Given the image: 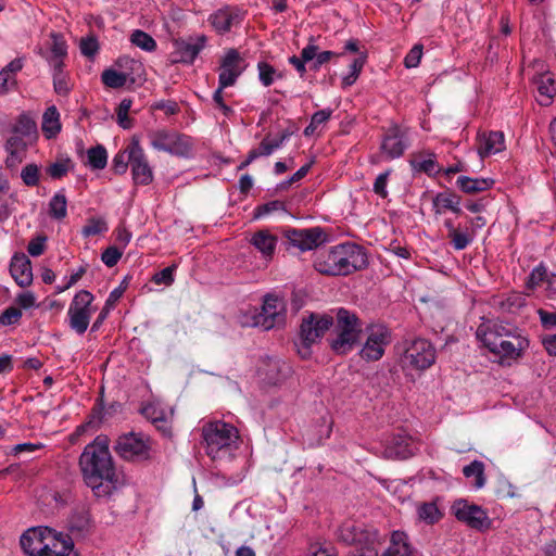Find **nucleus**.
Masks as SVG:
<instances>
[{
	"mask_svg": "<svg viewBox=\"0 0 556 556\" xmlns=\"http://www.w3.org/2000/svg\"><path fill=\"white\" fill-rule=\"evenodd\" d=\"M22 317L21 309L16 307H9L0 315V324L2 326H11L18 323Z\"/></svg>",
	"mask_w": 556,
	"mask_h": 556,
	"instance_id": "obj_52",
	"label": "nucleus"
},
{
	"mask_svg": "<svg viewBox=\"0 0 556 556\" xmlns=\"http://www.w3.org/2000/svg\"><path fill=\"white\" fill-rule=\"evenodd\" d=\"M337 535L339 541L361 548H370L378 541V532L374 528L355 520L344 521Z\"/></svg>",
	"mask_w": 556,
	"mask_h": 556,
	"instance_id": "obj_9",
	"label": "nucleus"
},
{
	"mask_svg": "<svg viewBox=\"0 0 556 556\" xmlns=\"http://www.w3.org/2000/svg\"><path fill=\"white\" fill-rule=\"evenodd\" d=\"M130 167L136 185L147 186L153 180V172L138 140L130 142Z\"/></svg>",
	"mask_w": 556,
	"mask_h": 556,
	"instance_id": "obj_16",
	"label": "nucleus"
},
{
	"mask_svg": "<svg viewBox=\"0 0 556 556\" xmlns=\"http://www.w3.org/2000/svg\"><path fill=\"white\" fill-rule=\"evenodd\" d=\"M432 205L435 214H443L446 210H450L456 214L460 213V198L452 192V191H444L439 192L433 199H432Z\"/></svg>",
	"mask_w": 556,
	"mask_h": 556,
	"instance_id": "obj_30",
	"label": "nucleus"
},
{
	"mask_svg": "<svg viewBox=\"0 0 556 556\" xmlns=\"http://www.w3.org/2000/svg\"><path fill=\"white\" fill-rule=\"evenodd\" d=\"M367 338L359 352L361 357L367 362L379 361L391 343V332L384 325H371L366 329Z\"/></svg>",
	"mask_w": 556,
	"mask_h": 556,
	"instance_id": "obj_11",
	"label": "nucleus"
},
{
	"mask_svg": "<svg viewBox=\"0 0 556 556\" xmlns=\"http://www.w3.org/2000/svg\"><path fill=\"white\" fill-rule=\"evenodd\" d=\"M23 182L28 187H35L39 182V167L36 164L26 165L21 173Z\"/></svg>",
	"mask_w": 556,
	"mask_h": 556,
	"instance_id": "obj_48",
	"label": "nucleus"
},
{
	"mask_svg": "<svg viewBox=\"0 0 556 556\" xmlns=\"http://www.w3.org/2000/svg\"><path fill=\"white\" fill-rule=\"evenodd\" d=\"M417 516L426 525H434L443 518V513L435 502H425L417 505Z\"/></svg>",
	"mask_w": 556,
	"mask_h": 556,
	"instance_id": "obj_34",
	"label": "nucleus"
},
{
	"mask_svg": "<svg viewBox=\"0 0 556 556\" xmlns=\"http://www.w3.org/2000/svg\"><path fill=\"white\" fill-rule=\"evenodd\" d=\"M244 68V61L238 51L229 49L220 62L218 85H220L222 88L233 86Z\"/></svg>",
	"mask_w": 556,
	"mask_h": 556,
	"instance_id": "obj_15",
	"label": "nucleus"
},
{
	"mask_svg": "<svg viewBox=\"0 0 556 556\" xmlns=\"http://www.w3.org/2000/svg\"><path fill=\"white\" fill-rule=\"evenodd\" d=\"M132 101L131 99H123L121 103L118 104L116 115H117V123L118 125L124 128L128 129L131 127V121L128 117L129 110L131 108Z\"/></svg>",
	"mask_w": 556,
	"mask_h": 556,
	"instance_id": "obj_47",
	"label": "nucleus"
},
{
	"mask_svg": "<svg viewBox=\"0 0 556 556\" xmlns=\"http://www.w3.org/2000/svg\"><path fill=\"white\" fill-rule=\"evenodd\" d=\"M54 91L60 96H67L72 89L68 74L64 71V65L51 67Z\"/></svg>",
	"mask_w": 556,
	"mask_h": 556,
	"instance_id": "obj_37",
	"label": "nucleus"
},
{
	"mask_svg": "<svg viewBox=\"0 0 556 556\" xmlns=\"http://www.w3.org/2000/svg\"><path fill=\"white\" fill-rule=\"evenodd\" d=\"M463 475L467 479H472L471 484L475 489H482L485 484L484 464L481 460H473L463 468Z\"/></svg>",
	"mask_w": 556,
	"mask_h": 556,
	"instance_id": "obj_35",
	"label": "nucleus"
},
{
	"mask_svg": "<svg viewBox=\"0 0 556 556\" xmlns=\"http://www.w3.org/2000/svg\"><path fill=\"white\" fill-rule=\"evenodd\" d=\"M260 371L268 383L277 384L290 372V367L280 359L270 357L260 368Z\"/></svg>",
	"mask_w": 556,
	"mask_h": 556,
	"instance_id": "obj_28",
	"label": "nucleus"
},
{
	"mask_svg": "<svg viewBox=\"0 0 556 556\" xmlns=\"http://www.w3.org/2000/svg\"><path fill=\"white\" fill-rule=\"evenodd\" d=\"M93 295L87 290H80L73 298L68 311L70 327L78 334L85 333L94 308L92 307Z\"/></svg>",
	"mask_w": 556,
	"mask_h": 556,
	"instance_id": "obj_8",
	"label": "nucleus"
},
{
	"mask_svg": "<svg viewBox=\"0 0 556 556\" xmlns=\"http://www.w3.org/2000/svg\"><path fill=\"white\" fill-rule=\"evenodd\" d=\"M367 60L366 52H359L358 56L350 65V73L342 78V86L350 87L357 80Z\"/></svg>",
	"mask_w": 556,
	"mask_h": 556,
	"instance_id": "obj_39",
	"label": "nucleus"
},
{
	"mask_svg": "<svg viewBox=\"0 0 556 556\" xmlns=\"http://www.w3.org/2000/svg\"><path fill=\"white\" fill-rule=\"evenodd\" d=\"M534 84L538 89V101L541 105H548L556 94V81L549 73L535 77Z\"/></svg>",
	"mask_w": 556,
	"mask_h": 556,
	"instance_id": "obj_29",
	"label": "nucleus"
},
{
	"mask_svg": "<svg viewBox=\"0 0 556 556\" xmlns=\"http://www.w3.org/2000/svg\"><path fill=\"white\" fill-rule=\"evenodd\" d=\"M390 173V170H386L379 174L374 182V192L383 199L388 197L387 185Z\"/></svg>",
	"mask_w": 556,
	"mask_h": 556,
	"instance_id": "obj_54",
	"label": "nucleus"
},
{
	"mask_svg": "<svg viewBox=\"0 0 556 556\" xmlns=\"http://www.w3.org/2000/svg\"><path fill=\"white\" fill-rule=\"evenodd\" d=\"M477 151L480 157H488L505 150V137L502 131H489L478 135Z\"/></svg>",
	"mask_w": 556,
	"mask_h": 556,
	"instance_id": "obj_22",
	"label": "nucleus"
},
{
	"mask_svg": "<svg viewBox=\"0 0 556 556\" xmlns=\"http://www.w3.org/2000/svg\"><path fill=\"white\" fill-rule=\"evenodd\" d=\"M16 84L15 76L10 75L8 71L0 72V96L9 92L11 87Z\"/></svg>",
	"mask_w": 556,
	"mask_h": 556,
	"instance_id": "obj_59",
	"label": "nucleus"
},
{
	"mask_svg": "<svg viewBox=\"0 0 556 556\" xmlns=\"http://www.w3.org/2000/svg\"><path fill=\"white\" fill-rule=\"evenodd\" d=\"M71 168V160H62L47 167L48 175L53 179H60L67 174Z\"/></svg>",
	"mask_w": 556,
	"mask_h": 556,
	"instance_id": "obj_49",
	"label": "nucleus"
},
{
	"mask_svg": "<svg viewBox=\"0 0 556 556\" xmlns=\"http://www.w3.org/2000/svg\"><path fill=\"white\" fill-rule=\"evenodd\" d=\"M260 81L265 86H270L275 79L281 78V74L278 73L270 64L266 62H260L257 65Z\"/></svg>",
	"mask_w": 556,
	"mask_h": 556,
	"instance_id": "obj_43",
	"label": "nucleus"
},
{
	"mask_svg": "<svg viewBox=\"0 0 556 556\" xmlns=\"http://www.w3.org/2000/svg\"><path fill=\"white\" fill-rule=\"evenodd\" d=\"M538 315L543 327H556V312H547L543 308L538 309Z\"/></svg>",
	"mask_w": 556,
	"mask_h": 556,
	"instance_id": "obj_62",
	"label": "nucleus"
},
{
	"mask_svg": "<svg viewBox=\"0 0 556 556\" xmlns=\"http://www.w3.org/2000/svg\"><path fill=\"white\" fill-rule=\"evenodd\" d=\"M366 254L355 243H341L328 250L319 251L314 260V267L325 275H349L364 268Z\"/></svg>",
	"mask_w": 556,
	"mask_h": 556,
	"instance_id": "obj_3",
	"label": "nucleus"
},
{
	"mask_svg": "<svg viewBox=\"0 0 556 556\" xmlns=\"http://www.w3.org/2000/svg\"><path fill=\"white\" fill-rule=\"evenodd\" d=\"M102 83L110 88H121L127 81V75L115 70H105L101 75Z\"/></svg>",
	"mask_w": 556,
	"mask_h": 556,
	"instance_id": "obj_42",
	"label": "nucleus"
},
{
	"mask_svg": "<svg viewBox=\"0 0 556 556\" xmlns=\"http://www.w3.org/2000/svg\"><path fill=\"white\" fill-rule=\"evenodd\" d=\"M10 273L20 287H27L33 282L31 264L25 254H15L12 257Z\"/></svg>",
	"mask_w": 556,
	"mask_h": 556,
	"instance_id": "obj_24",
	"label": "nucleus"
},
{
	"mask_svg": "<svg viewBox=\"0 0 556 556\" xmlns=\"http://www.w3.org/2000/svg\"><path fill=\"white\" fill-rule=\"evenodd\" d=\"M109 444L106 435H98L79 457L84 480L97 497L110 496L118 484Z\"/></svg>",
	"mask_w": 556,
	"mask_h": 556,
	"instance_id": "obj_1",
	"label": "nucleus"
},
{
	"mask_svg": "<svg viewBox=\"0 0 556 556\" xmlns=\"http://www.w3.org/2000/svg\"><path fill=\"white\" fill-rule=\"evenodd\" d=\"M414 547L410 544L408 535L403 531H393L390 536L389 545L381 556H413Z\"/></svg>",
	"mask_w": 556,
	"mask_h": 556,
	"instance_id": "obj_26",
	"label": "nucleus"
},
{
	"mask_svg": "<svg viewBox=\"0 0 556 556\" xmlns=\"http://www.w3.org/2000/svg\"><path fill=\"white\" fill-rule=\"evenodd\" d=\"M406 148L407 143L400 128L397 126L391 127L381 142L382 153H384L389 160H393L400 157Z\"/></svg>",
	"mask_w": 556,
	"mask_h": 556,
	"instance_id": "obj_23",
	"label": "nucleus"
},
{
	"mask_svg": "<svg viewBox=\"0 0 556 556\" xmlns=\"http://www.w3.org/2000/svg\"><path fill=\"white\" fill-rule=\"evenodd\" d=\"M130 41L144 51L152 52L156 48V41L143 30H135L130 36Z\"/></svg>",
	"mask_w": 556,
	"mask_h": 556,
	"instance_id": "obj_41",
	"label": "nucleus"
},
{
	"mask_svg": "<svg viewBox=\"0 0 556 556\" xmlns=\"http://www.w3.org/2000/svg\"><path fill=\"white\" fill-rule=\"evenodd\" d=\"M341 55H343V53H334L332 51L318 52L314 60V63L312 64V70L318 71L323 64L329 62L334 56Z\"/></svg>",
	"mask_w": 556,
	"mask_h": 556,
	"instance_id": "obj_60",
	"label": "nucleus"
},
{
	"mask_svg": "<svg viewBox=\"0 0 556 556\" xmlns=\"http://www.w3.org/2000/svg\"><path fill=\"white\" fill-rule=\"evenodd\" d=\"M547 277L546 270L542 267L534 268L527 281V288L534 289L535 287L542 285L544 286L545 279Z\"/></svg>",
	"mask_w": 556,
	"mask_h": 556,
	"instance_id": "obj_53",
	"label": "nucleus"
},
{
	"mask_svg": "<svg viewBox=\"0 0 556 556\" xmlns=\"http://www.w3.org/2000/svg\"><path fill=\"white\" fill-rule=\"evenodd\" d=\"M277 241V237L267 229L258 230L254 232L250 238V243L262 254L265 260L273 258L276 251Z\"/></svg>",
	"mask_w": 556,
	"mask_h": 556,
	"instance_id": "obj_25",
	"label": "nucleus"
},
{
	"mask_svg": "<svg viewBox=\"0 0 556 556\" xmlns=\"http://www.w3.org/2000/svg\"><path fill=\"white\" fill-rule=\"evenodd\" d=\"M202 437L206 454L212 459H230L233 451L239 447V432L236 427L222 420L211 421L203 426Z\"/></svg>",
	"mask_w": 556,
	"mask_h": 556,
	"instance_id": "obj_4",
	"label": "nucleus"
},
{
	"mask_svg": "<svg viewBox=\"0 0 556 556\" xmlns=\"http://www.w3.org/2000/svg\"><path fill=\"white\" fill-rule=\"evenodd\" d=\"M244 18V13L237 7L226 5L212 13L208 23L216 33L223 35L238 27Z\"/></svg>",
	"mask_w": 556,
	"mask_h": 556,
	"instance_id": "obj_17",
	"label": "nucleus"
},
{
	"mask_svg": "<svg viewBox=\"0 0 556 556\" xmlns=\"http://www.w3.org/2000/svg\"><path fill=\"white\" fill-rule=\"evenodd\" d=\"M105 231H108V224L103 218H90L81 229V233L86 238L97 236Z\"/></svg>",
	"mask_w": 556,
	"mask_h": 556,
	"instance_id": "obj_44",
	"label": "nucleus"
},
{
	"mask_svg": "<svg viewBox=\"0 0 556 556\" xmlns=\"http://www.w3.org/2000/svg\"><path fill=\"white\" fill-rule=\"evenodd\" d=\"M544 290L547 298H556V274L547 275L544 283Z\"/></svg>",
	"mask_w": 556,
	"mask_h": 556,
	"instance_id": "obj_64",
	"label": "nucleus"
},
{
	"mask_svg": "<svg viewBox=\"0 0 556 556\" xmlns=\"http://www.w3.org/2000/svg\"><path fill=\"white\" fill-rule=\"evenodd\" d=\"M176 270V265L168 266L161 271L156 273L152 280L156 285H165L170 286L174 282V273Z\"/></svg>",
	"mask_w": 556,
	"mask_h": 556,
	"instance_id": "obj_50",
	"label": "nucleus"
},
{
	"mask_svg": "<svg viewBox=\"0 0 556 556\" xmlns=\"http://www.w3.org/2000/svg\"><path fill=\"white\" fill-rule=\"evenodd\" d=\"M79 47L81 54L88 58H92L99 50L98 40L94 37L83 38Z\"/></svg>",
	"mask_w": 556,
	"mask_h": 556,
	"instance_id": "obj_55",
	"label": "nucleus"
},
{
	"mask_svg": "<svg viewBox=\"0 0 556 556\" xmlns=\"http://www.w3.org/2000/svg\"><path fill=\"white\" fill-rule=\"evenodd\" d=\"M328 338L329 345L337 354L344 355L353 350L359 340L363 326L357 315L346 308H338Z\"/></svg>",
	"mask_w": 556,
	"mask_h": 556,
	"instance_id": "obj_5",
	"label": "nucleus"
},
{
	"mask_svg": "<svg viewBox=\"0 0 556 556\" xmlns=\"http://www.w3.org/2000/svg\"><path fill=\"white\" fill-rule=\"evenodd\" d=\"M286 315L285 301L273 294L264 298L261 312L255 316L254 325L269 330L283 323Z\"/></svg>",
	"mask_w": 556,
	"mask_h": 556,
	"instance_id": "obj_13",
	"label": "nucleus"
},
{
	"mask_svg": "<svg viewBox=\"0 0 556 556\" xmlns=\"http://www.w3.org/2000/svg\"><path fill=\"white\" fill-rule=\"evenodd\" d=\"M46 238L37 237L33 239L27 247V251L31 256H39L45 251Z\"/></svg>",
	"mask_w": 556,
	"mask_h": 556,
	"instance_id": "obj_61",
	"label": "nucleus"
},
{
	"mask_svg": "<svg viewBox=\"0 0 556 556\" xmlns=\"http://www.w3.org/2000/svg\"><path fill=\"white\" fill-rule=\"evenodd\" d=\"M206 43L205 36L189 38L188 40H176L172 52L173 63L192 64Z\"/></svg>",
	"mask_w": 556,
	"mask_h": 556,
	"instance_id": "obj_18",
	"label": "nucleus"
},
{
	"mask_svg": "<svg viewBox=\"0 0 556 556\" xmlns=\"http://www.w3.org/2000/svg\"><path fill=\"white\" fill-rule=\"evenodd\" d=\"M451 511L458 521L471 529L484 531L491 527L492 521L488 513L481 506L470 504L466 500H456L451 507Z\"/></svg>",
	"mask_w": 556,
	"mask_h": 556,
	"instance_id": "obj_10",
	"label": "nucleus"
},
{
	"mask_svg": "<svg viewBox=\"0 0 556 556\" xmlns=\"http://www.w3.org/2000/svg\"><path fill=\"white\" fill-rule=\"evenodd\" d=\"M88 164L93 169H103L108 163V153L102 146L90 148L87 151Z\"/></svg>",
	"mask_w": 556,
	"mask_h": 556,
	"instance_id": "obj_40",
	"label": "nucleus"
},
{
	"mask_svg": "<svg viewBox=\"0 0 556 556\" xmlns=\"http://www.w3.org/2000/svg\"><path fill=\"white\" fill-rule=\"evenodd\" d=\"M41 129L47 138H52L60 132V114L54 105L49 106L45 111L42 115Z\"/></svg>",
	"mask_w": 556,
	"mask_h": 556,
	"instance_id": "obj_33",
	"label": "nucleus"
},
{
	"mask_svg": "<svg viewBox=\"0 0 556 556\" xmlns=\"http://www.w3.org/2000/svg\"><path fill=\"white\" fill-rule=\"evenodd\" d=\"M422 55V47L414 46L404 59V64L407 68L418 66Z\"/></svg>",
	"mask_w": 556,
	"mask_h": 556,
	"instance_id": "obj_57",
	"label": "nucleus"
},
{
	"mask_svg": "<svg viewBox=\"0 0 556 556\" xmlns=\"http://www.w3.org/2000/svg\"><path fill=\"white\" fill-rule=\"evenodd\" d=\"M49 214L54 219H63L67 215V200L64 193H55L49 202Z\"/></svg>",
	"mask_w": 556,
	"mask_h": 556,
	"instance_id": "obj_38",
	"label": "nucleus"
},
{
	"mask_svg": "<svg viewBox=\"0 0 556 556\" xmlns=\"http://www.w3.org/2000/svg\"><path fill=\"white\" fill-rule=\"evenodd\" d=\"M414 454L410 439L404 435H397L392 439L390 444L386 448L387 457L394 458H408Z\"/></svg>",
	"mask_w": 556,
	"mask_h": 556,
	"instance_id": "obj_31",
	"label": "nucleus"
},
{
	"mask_svg": "<svg viewBox=\"0 0 556 556\" xmlns=\"http://www.w3.org/2000/svg\"><path fill=\"white\" fill-rule=\"evenodd\" d=\"M435 358L437 352L432 343L426 339L417 338L406 342L401 362L404 367L426 370L434 364Z\"/></svg>",
	"mask_w": 556,
	"mask_h": 556,
	"instance_id": "obj_7",
	"label": "nucleus"
},
{
	"mask_svg": "<svg viewBox=\"0 0 556 556\" xmlns=\"http://www.w3.org/2000/svg\"><path fill=\"white\" fill-rule=\"evenodd\" d=\"M332 325L333 317L328 314L312 313L308 317L302 319L300 338L303 346L299 351L302 357L309 356V346L317 343L331 329Z\"/></svg>",
	"mask_w": 556,
	"mask_h": 556,
	"instance_id": "obj_6",
	"label": "nucleus"
},
{
	"mask_svg": "<svg viewBox=\"0 0 556 556\" xmlns=\"http://www.w3.org/2000/svg\"><path fill=\"white\" fill-rule=\"evenodd\" d=\"M14 131L23 136L31 135L36 131V124L29 117L22 115L14 127Z\"/></svg>",
	"mask_w": 556,
	"mask_h": 556,
	"instance_id": "obj_51",
	"label": "nucleus"
},
{
	"mask_svg": "<svg viewBox=\"0 0 556 556\" xmlns=\"http://www.w3.org/2000/svg\"><path fill=\"white\" fill-rule=\"evenodd\" d=\"M456 185L465 193H477L490 189L494 185V180L492 178L460 176L457 178Z\"/></svg>",
	"mask_w": 556,
	"mask_h": 556,
	"instance_id": "obj_32",
	"label": "nucleus"
},
{
	"mask_svg": "<svg viewBox=\"0 0 556 556\" xmlns=\"http://www.w3.org/2000/svg\"><path fill=\"white\" fill-rule=\"evenodd\" d=\"M476 334L491 353L502 358L517 359L529 345L517 328L497 320L482 321Z\"/></svg>",
	"mask_w": 556,
	"mask_h": 556,
	"instance_id": "obj_2",
	"label": "nucleus"
},
{
	"mask_svg": "<svg viewBox=\"0 0 556 556\" xmlns=\"http://www.w3.org/2000/svg\"><path fill=\"white\" fill-rule=\"evenodd\" d=\"M68 527L71 531L77 532L78 534L89 532L91 528L89 513L85 509L74 511L68 520Z\"/></svg>",
	"mask_w": 556,
	"mask_h": 556,
	"instance_id": "obj_36",
	"label": "nucleus"
},
{
	"mask_svg": "<svg viewBox=\"0 0 556 556\" xmlns=\"http://www.w3.org/2000/svg\"><path fill=\"white\" fill-rule=\"evenodd\" d=\"M130 164V144L123 151H119L112 161V168L116 174H124Z\"/></svg>",
	"mask_w": 556,
	"mask_h": 556,
	"instance_id": "obj_46",
	"label": "nucleus"
},
{
	"mask_svg": "<svg viewBox=\"0 0 556 556\" xmlns=\"http://www.w3.org/2000/svg\"><path fill=\"white\" fill-rule=\"evenodd\" d=\"M275 211H285L283 202L279 200H274L268 203H265L256 208V217H262L268 215Z\"/></svg>",
	"mask_w": 556,
	"mask_h": 556,
	"instance_id": "obj_58",
	"label": "nucleus"
},
{
	"mask_svg": "<svg viewBox=\"0 0 556 556\" xmlns=\"http://www.w3.org/2000/svg\"><path fill=\"white\" fill-rule=\"evenodd\" d=\"M115 452L124 459H142L149 455L147 439L140 433H126L118 437Z\"/></svg>",
	"mask_w": 556,
	"mask_h": 556,
	"instance_id": "obj_14",
	"label": "nucleus"
},
{
	"mask_svg": "<svg viewBox=\"0 0 556 556\" xmlns=\"http://www.w3.org/2000/svg\"><path fill=\"white\" fill-rule=\"evenodd\" d=\"M48 531L49 527L43 526L33 527L26 530L20 539L23 552L28 556H42Z\"/></svg>",
	"mask_w": 556,
	"mask_h": 556,
	"instance_id": "obj_21",
	"label": "nucleus"
},
{
	"mask_svg": "<svg viewBox=\"0 0 556 556\" xmlns=\"http://www.w3.org/2000/svg\"><path fill=\"white\" fill-rule=\"evenodd\" d=\"M50 38V54H45L41 49L39 50V54L47 60L50 67H59L60 65H64V58L67 55V45L65 39L62 35L56 33H51Z\"/></svg>",
	"mask_w": 556,
	"mask_h": 556,
	"instance_id": "obj_27",
	"label": "nucleus"
},
{
	"mask_svg": "<svg viewBox=\"0 0 556 556\" xmlns=\"http://www.w3.org/2000/svg\"><path fill=\"white\" fill-rule=\"evenodd\" d=\"M290 244L301 251L316 249L324 241V232L320 228L290 229L286 231Z\"/></svg>",
	"mask_w": 556,
	"mask_h": 556,
	"instance_id": "obj_20",
	"label": "nucleus"
},
{
	"mask_svg": "<svg viewBox=\"0 0 556 556\" xmlns=\"http://www.w3.org/2000/svg\"><path fill=\"white\" fill-rule=\"evenodd\" d=\"M42 556H78L68 534L49 528Z\"/></svg>",
	"mask_w": 556,
	"mask_h": 556,
	"instance_id": "obj_19",
	"label": "nucleus"
},
{
	"mask_svg": "<svg viewBox=\"0 0 556 556\" xmlns=\"http://www.w3.org/2000/svg\"><path fill=\"white\" fill-rule=\"evenodd\" d=\"M151 146L157 150L178 156H187L192 143L188 136L175 131L160 130L150 135Z\"/></svg>",
	"mask_w": 556,
	"mask_h": 556,
	"instance_id": "obj_12",
	"label": "nucleus"
},
{
	"mask_svg": "<svg viewBox=\"0 0 556 556\" xmlns=\"http://www.w3.org/2000/svg\"><path fill=\"white\" fill-rule=\"evenodd\" d=\"M7 151H22L25 152L26 149V142L23 140L22 137L14 135L10 137L5 144Z\"/></svg>",
	"mask_w": 556,
	"mask_h": 556,
	"instance_id": "obj_63",
	"label": "nucleus"
},
{
	"mask_svg": "<svg viewBox=\"0 0 556 556\" xmlns=\"http://www.w3.org/2000/svg\"><path fill=\"white\" fill-rule=\"evenodd\" d=\"M122 257V252L116 247L108 248L101 255L102 262L108 267H113L117 264L119 258Z\"/></svg>",
	"mask_w": 556,
	"mask_h": 556,
	"instance_id": "obj_56",
	"label": "nucleus"
},
{
	"mask_svg": "<svg viewBox=\"0 0 556 556\" xmlns=\"http://www.w3.org/2000/svg\"><path fill=\"white\" fill-rule=\"evenodd\" d=\"M451 244L457 251L466 249L473 240V233H470L468 230H457L453 231L451 236H448Z\"/></svg>",
	"mask_w": 556,
	"mask_h": 556,
	"instance_id": "obj_45",
	"label": "nucleus"
}]
</instances>
